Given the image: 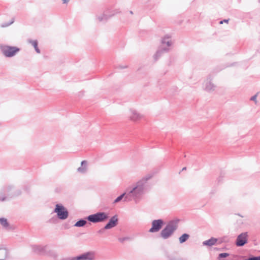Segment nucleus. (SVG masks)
<instances>
[{
    "label": "nucleus",
    "instance_id": "nucleus-27",
    "mask_svg": "<svg viewBox=\"0 0 260 260\" xmlns=\"http://www.w3.org/2000/svg\"><path fill=\"white\" fill-rule=\"evenodd\" d=\"M256 97H257V94H256L254 95L253 96H252L250 98V100L254 101L256 103Z\"/></svg>",
    "mask_w": 260,
    "mask_h": 260
},
{
    "label": "nucleus",
    "instance_id": "nucleus-11",
    "mask_svg": "<svg viewBox=\"0 0 260 260\" xmlns=\"http://www.w3.org/2000/svg\"><path fill=\"white\" fill-rule=\"evenodd\" d=\"M118 224V218L117 215H114L112 216L108 223L106 224V225L104 226V229L105 230H108L112 229L115 226L117 225Z\"/></svg>",
    "mask_w": 260,
    "mask_h": 260
},
{
    "label": "nucleus",
    "instance_id": "nucleus-7",
    "mask_svg": "<svg viewBox=\"0 0 260 260\" xmlns=\"http://www.w3.org/2000/svg\"><path fill=\"white\" fill-rule=\"evenodd\" d=\"M164 224V222L161 219L153 220L152 221V226L149 230V232L151 233L158 232L162 228Z\"/></svg>",
    "mask_w": 260,
    "mask_h": 260
},
{
    "label": "nucleus",
    "instance_id": "nucleus-14",
    "mask_svg": "<svg viewBox=\"0 0 260 260\" xmlns=\"http://www.w3.org/2000/svg\"><path fill=\"white\" fill-rule=\"evenodd\" d=\"M88 170V162L83 160L81 163V166L77 169L78 172L81 174H85Z\"/></svg>",
    "mask_w": 260,
    "mask_h": 260
},
{
    "label": "nucleus",
    "instance_id": "nucleus-18",
    "mask_svg": "<svg viewBox=\"0 0 260 260\" xmlns=\"http://www.w3.org/2000/svg\"><path fill=\"white\" fill-rule=\"evenodd\" d=\"M28 42L31 44L34 47L35 51L38 53H40L41 52L40 50L38 47V41L37 40H29Z\"/></svg>",
    "mask_w": 260,
    "mask_h": 260
},
{
    "label": "nucleus",
    "instance_id": "nucleus-8",
    "mask_svg": "<svg viewBox=\"0 0 260 260\" xmlns=\"http://www.w3.org/2000/svg\"><path fill=\"white\" fill-rule=\"evenodd\" d=\"M247 232L242 233L238 236L236 241V244L237 246H243L244 244L247 243Z\"/></svg>",
    "mask_w": 260,
    "mask_h": 260
},
{
    "label": "nucleus",
    "instance_id": "nucleus-6",
    "mask_svg": "<svg viewBox=\"0 0 260 260\" xmlns=\"http://www.w3.org/2000/svg\"><path fill=\"white\" fill-rule=\"evenodd\" d=\"M54 212L57 214L59 219L64 220L69 216V212L67 209L61 204H56Z\"/></svg>",
    "mask_w": 260,
    "mask_h": 260
},
{
    "label": "nucleus",
    "instance_id": "nucleus-13",
    "mask_svg": "<svg viewBox=\"0 0 260 260\" xmlns=\"http://www.w3.org/2000/svg\"><path fill=\"white\" fill-rule=\"evenodd\" d=\"M161 44L160 46L168 47L169 48V47H170L172 44L170 36H169V35H167L165 36L164 38H162L161 39Z\"/></svg>",
    "mask_w": 260,
    "mask_h": 260
},
{
    "label": "nucleus",
    "instance_id": "nucleus-12",
    "mask_svg": "<svg viewBox=\"0 0 260 260\" xmlns=\"http://www.w3.org/2000/svg\"><path fill=\"white\" fill-rule=\"evenodd\" d=\"M131 115L130 116V119L131 120L134 121H137L141 120L144 117V116L138 113L135 110H131Z\"/></svg>",
    "mask_w": 260,
    "mask_h": 260
},
{
    "label": "nucleus",
    "instance_id": "nucleus-9",
    "mask_svg": "<svg viewBox=\"0 0 260 260\" xmlns=\"http://www.w3.org/2000/svg\"><path fill=\"white\" fill-rule=\"evenodd\" d=\"M119 13L117 10H114L110 12V14H109L108 11H106L104 12V13L101 16H98L97 19L99 22H106L108 19L114 15L115 14Z\"/></svg>",
    "mask_w": 260,
    "mask_h": 260
},
{
    "label": "nucleus",
    "instance_id": "nucleus-22",
    "mask_svg": "<svg viewBox=\"0 0 260 260\" xmlns=\"http://www.w3.org/2000/svg\"><path fill=\"white\" fill-rule=\"evenodd\" d=\"M14 22V19L13 18L11 21H10L9 22H4V23H3L1 24V27H8L9 26H10V25H11L12 24H13Z\"/></svg>",
    "mask_w": 260,
    "mask_h": 260
},
{
    "label": "nucleus",
    "instance_id": "nucleus-26",
    "mask_svg": "<svg viewBox=\"0 0 260 260\" xmlns=\"http://www.w3.org/2000/svg\"><path fill=\"white\" fill-rule=\"evenodd\" d=\"M129 238L128 237H124V238H120L118 239V240L120 242H123L125 240H128Z\"/></svg>",
    "mask_w": 260,
    "mask_h": 260
},
{
    "label": "nucleus",
    "instance_id": "nucleus-30",
    "mask_svg": "<svg viewBox=\"0 0 260 260\" xmlns=\"http://www.w3.org/2000/svg\"><path fill=\"white\" fill-rule=\"evenodd\" d=\"M126 68V66H119L118 67V68L120 69H125Z\"/></svg>",
    "mask_w": 260,
    "mask_h": 260
},
{
    "label": "nucleus",
    "instance_id": "nucleus-34",
    "mask_svg": "<svg viewBox=\"0 0 260 260\" xmlns=\"http://www.w3.org/2000/svg\"><path fill=\"white\" fill-rule=\"evenodd\" d=\"M186 169V168H183V170H185Z\"/></svg>",
    "mask_w": 260,
    "mask_h": 260
},
{
    "label": "nucleus",
    "instance_id": "nucleus-3",
    "mask_svg": "<svg viewBox=\"0 0 260 260\" xmlns=\"http://www.w3.org/2000/svg\"><path fill=\"white\" fill-rule=\"evenodd\" d=\"M96 252L94 251H88L77 256L68 257L62 260H95Z\"/></svg>",
    "mask_w": 260,
    "mask_h": 260
},
{
    "label": "nucleus",
    "instance_id": "nucleus-31",
    "mask_svg": "<svg viewBox=\"0 0 260 260\" xmlns=\"http://www.w3.org/2000/svg\"><path fill=\"white\" fill-rule=\"evenodd\" d=\"M70 0H62L63 4H67L69 2Z\"/></svg>",
    "mask_w": 260,
    "mask_h": 260
},
{
    "label": "nucleus",
    "instance_id": "nucleus-2",
    "mask_svg": "<svg viewBox=\"0 0 260 260\" xmlns=\"http://www.w3.org/2000/svg\"><path fill=\"white\" fill-rule=\"evenodd\" d=\"M178 228V220L169 221L160 232V236L164 239H167L171 237Z\"/></svg>",
    "mask_w": 260,
    "mask_h": 260
},
{
    "label": "nucleus",
    "instance_id": "nucleus-23",
    "mask_svg": "<svg viewBox=\"0 0 260 260\" xmlns=\"http://www.w3.org/2000/svg\"><path fill=\"white\" fill-rule=\"evenodd\" d=\"M229 255V254L228 253H220L218 255V258L220 259L221 258L226 257Z\"/></svg>",
    "mask_w": 260,
    "mask_h": 260
},
{
    "label": "nucleus",
    "instance_id": "nucleus-19",
    "mask_svg": "<svg viewBox=\"0 0 260 260\" xmlns=\"http://www.w3.org/2000/svg\"><path fill=\"white\" fill-rule=\"evenodd\" d=\"M189 237V236L187 234H183L179 238V241L180 243L185 242Z\"/></svg>",
    "mask_w": 260,
    "mask_h": 260
},
{
    "label": "nucleus",
    "instance_id": "nucleus-29",
    "mask_svg": "<svg viewBox=\"0 0 260 260\" xmlns=\"http://www.w3.org/2000/svg\"><path fill=\"white\" fill-rule=\"evenodd\" d=\"M6 197H0V201H4L6 200Z\"/></svg>",
    "mask_w": 260,
    "mask_h": 260
},
{
    "label": "nucleus",
    "instance_id": "nucleus-17",
    "mask_svg": "<svg viewBox=\"0 0 260 260\" xmlns=\"http://www.w3.org/2000/svg\"><path fill=\"white\" fill-rule=\"evenodd\" d=\"M215 86L211 81H207L205 85V90L208 92H212L215 90Z\"/></svg>",
    "mask_w": 260,
    "mask_h": 260
},
{
    "label": "nucleus",
    "instance_id": "nucleus-5",
    "mask_svg": "<svg viewBox=\"0 0 260 260\" xmlns=\"http://www.w3.org/2000/svg\"><path fill=\"white\" fill-rule=\"evenodd\" d=\"M19 50L20 49L17 47L10 46H4L1 47L2 53L8 57L14 56Z\"/></svg>",
    "mask_w": 260,
    "mask_h": 260
},
{
    "label": "nucleus",
    "instance_id": "nucleus-25",
    "mask_svg": "<svg viewBox=\"0 0 260 260\" xmlns=\"http://www.w3.org/2000/svg\"><path fill=\"white\" fill-rule=\"evenodd\" d=\"M245 260H260V256L256 257H249Z\"/></svg>",
    "mask_w": 260,
    "mask_h": 260
},
{
    "label": "nucleus",
    "instance_id": "nucleus-21",
    "mask_svg": "<svg viewBox=\"0 0 260 260\" xmlns=\"http://www.w3.org/2000/svg\"><path fill=\"white\" fill-rule=\"evenodd\" d=\"M13 188V187L12 185H7L4 188V192L5 193H7L8 196H9Z\"/></svg>",
    "mask_w": 260,
    "mask_h": 260
},
{
    "label": "nucleus",
    "instance_id": "nucleus-1",
    "mask_svg": "<svg viewBox=\"0 0 260 260\" xmlns=\"http://www.w3.org/2000/svg\"><path fill=\"white\" fill-rule=\"evenodd\" d=\"M153 177L152 174H148L140 179L134 182L131 187L126 189V191L118 197L114 201L113 204L119 202L124 197V201L131 200L138 203L141 201L144 196L150 190V187L148 181Z\"/></svg>",
    "mask_w": 260,
    "mask_h": 260
},
{
    "label": "nucleus",
    "instance_id": "nucleus-15",
    "mask_svg": "<svg viewBox=\"0 0 260 260\" xmlns=\"http://www.w3.org/2000/svg\"><path fill=\"white\" fill-rule=\"evenodd\" d=\"M217 240V239L212 237L209 240L204 241L203 242V245L204 246H212L216 244Z\"/></svg>",
    "mask_w": 260,
    "mask_h": 260
},
{
    "label": "nucleus",
    "instance_id": "nucleus-16",
    "mask_svg": "<svg viewBox=\"0 0 260 260\" xmlns=\"http://www.w3.org/2000/svg\"><path fill=\"white\" fill-rule=\"evenodd\" d=\"M0 224L6 230H9L11 229L10 224L5 218H0Z\"/></svg>",
    "mask_w": 260,
    "mask_h": 260
},
{
    "label": "nucleus",
    "instance_id": "nucleus-20",
    "mask_svg": "<svg viewBox=\"0 0 260 260\" xmlns=\"http://www.w3.org/2000/svg\"><path fill=\"white\" fill-rule=\"evenodd\" d=\"M87 223L86 220L84 219H81L78 221L74 225L75 226L77 227H82L85 225Z\"/></svg>",
    "mask_w": 260,
    "mask_h": 260
},
{
    "label": "nucleus",
    "instance_id": "nucleus-4",
    "mask_svg": "<svg viewBox=\"0 0 260 260\" xmlns=\"http://www.w3.org/2000/svg\"><path fill=\"white\" fill-rule=\"evenodd\" d=\"M109 217L108 214L106 212H98L87 217V219L92 222L96 223L105 221Z\"/></svg>",
    "mask_w": 260,
    "mask_h": 260
},
{
    "label": "nucleus",
    "instance_id": "nucleus-32",
    "mask_svg": "<svg viewBox=\"0 0 260 260\" xmlns=\"http://www.w3.org/2000/svg\"><path fill=\"white\" fill-rule=\"evenodd\" d=\"M129 13H130V14H133V11H130Z\"/></svg>",
    "mask_w": 260,
    "mask_h": 260
},
{
    "label": "nucleus",
    "instance_id": "nucleus-10",
    "mask_svg": "<svg viewBox=\"0 0 260 260\" xmlns=\"http://www.w3.org/2000/svg\"><path fill=\"white\" fill-rule=\"evenodd\" d=\"M170 48L168 47L160 46L153 56L155 61H157L164 53L168 52Z\"/></svg>",
    "mask_w": 260,
    "mask_h": 260
},
{
    "label": "nucleus",
    "instance_id": "nucleus-24",
    "mask_svg": "<svg viewBox=\"0 0 260 260\" xmlns=\"http://www.w3.org/2000/svg\"><path fill=\"white\" fill-rule=\"evenodd\" d=\"M3 253H4V259H1L0 260H5L6 258H7V257H8V252L7 250L5 249L4 250H3L2 251Z\"/></svg>",
    "mask_w": 260,
    "mask_h": 260
},
{
    "label": "nucleus",
    "instance_id": "nucleus-33",
    "mask_svg": "<svg viewBox=\"0 0 260 260\" xmlns=\"http://www.w3.org/2000/svg\"><path fill=\"white\" fill-rule=\"evenodd\" d=\"M99 233H102V230H100V231H99Z\"/></svg>",
    "mask_w": 260,
    "mask_h": 260
},
{
    "label": "nucleus",
    "instance_id": "nucleus-28",
    "mask_svg": "<svg viewBox=\"0 0 260 260\" xmlns=\"http://www.w3.org/2000/svg\"><path fill=\"white\" fill-rule=\"evenodd\" d=\"M229 21V19H224L223 20H221L220 21V24H222L223 22L228 23Z\"/></svg>",
    "mask_w": 260,
    "mask_h": 260
}]
</instances>
